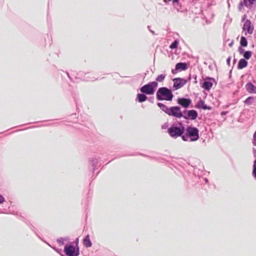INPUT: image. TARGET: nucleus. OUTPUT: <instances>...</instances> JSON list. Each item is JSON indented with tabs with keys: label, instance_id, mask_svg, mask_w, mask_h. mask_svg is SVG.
<instances>
[{
	"label": "nucleus",
	"instance_id": "f257e3e1",
	"mask_svg": "<svg viewBox=\"0 0 256 256\" xmlns=\"http://www.w3.org/2000/svg\"><path fill=\"white\" fill-rule=\"evenodd\" d=\"M184 132L185 127L180 122L173 123L168 129V134L173 138H176L180 136L182 138Z\"/></svg>",
	"mask_w": 256,
	"mask_h": 256
},
{
	"label": "nucleus",
	"instance_id": "f03ea898",
	"mask_svg": "<svg viewBox=\"0 0 256 256\" xmlns=\"http://www.w3.org/2000/svg\"><path fill=\"white\" fill-rule=\"evenodd\" d=\"M185 132L182 136V140L184 142H196L200 138L199 130L196 127L188 126L185 128Z\"/></svg>",
	"mask_w": 256,
	"mask_h": 256
},
{
	"label": "nucleus",
	"instance_id": "7ed1b4c3",
	"mask_svg": "<svg viewBox=\"0 0 256 256\" xmlns=\"http://www.w3.org/2000/svg\"><path fill=\"white\" fill-rule=\"evenodd\" d=\"M174 94L170 89L166 87L160 88L156 92V98L158 100L172 101Z\"/></svg>",
	"mask_w": 256,
	"mask_h": 256
},
{
	"label": "nucleus",
	"instance_id": "20e7f679",
	"mask_svg": "<svg viewBox=\"0 0 256 256\" xmlns=\"http://www.w3.org/2000/svg\"><path fill=\"white\" fill-rule=\"evenodd\" d=\"M158 86V82H151L144 84L140 88V92L142 93L148 95H152L154 94Z\"/></svg>",
	"mask_w": 256,
	"mask_h": 256
},
{
	"label": "nucleus",
	"instance_id": "39448f33",
	"mask_svg": "<svg viewBox=\"0 0 256 256\" xmlns=\"http://www.w3.org/2000/svg\"><path fill=\"white\" fill-rule=\"evenodd\" d=\"M64 252L67 256H78L80 248L78 246H75L72 244H66L64 247Z\"/></svg>",
	"mask_w": 256,
	"mask_h": 256
},
{
	"label": "nucleus",
	"instance_id": "423d86ee",
	"mask_svg": "<svg viewBox=\"0 0 256 256\" xmlns=\"http://www.w3.org/2000/svg\"><path fill=\"white\" fill-rule=\"evenodd\" d=\"M182 113V117L187 120H195L198 116V112L194 110H184Z\"/></svg>",
	"mask_w": 256,
	"mask_h": 256
},
{
	"label": "nucleus",
	"instance_id": "0eeeda50",
	"mask_svg": "<svg viewBox=\"0 0 256 256\" xmlns=\"http://www.w3.org/2000/svg\"><path fill=\"white\" fill-rule=\"evenodd\" d=\"M168 114L176 118H180L182 116V113L180 106L170 107Z\"/></svg>",
	"mask_w": 256,
	"mask_h": 256
},
{
	"label": "nucleus",
	"instance_id": "6e6552de",
	"mask_svg": "<svg viewBox=\"0 0 256 256\" xmlns=\"http://www.w3.org/2000/svg\"><path fill=\"white\" fill-rule=\"evenodd\" d=\"M177 103L186 110L192 104V100L190 98H178L176 100Z\"/></svg>",
	"mask_w": 256,
	"mask_h": 256
},
{
	"label": "nucleus",
	"instance_id": "1a4fd4ad",
	"mask_svg": "<svg viewBox=\"0 0 256 256\" xmlns=\"http://www.w3.org/2000/svg\"><path fill=\"white\" fill-rule=\"evenodd\" d=\"M173 87L175 90L182 88L187 82V80L180 78H176L173 79Z\"/></svg>",
	"mask_w": 256,
	"mask_h": 256
},
{
	"label": "nucleus",
	"instance_id": "9d476101",
	"mask_svg": "<svg viewBox=\"0 0 256 256\" xmlns=\"http://www.w3.org/2000/svg\"><path fill=\"white\" fill-rule=\"evenodd\" d=\"M206 79L208 80L200 83L201 87L207 91H210L213 86V82H215V79L210 77L206 78Z\"/></svg>",
	"mask_w": 256,
	"mask_h": 256
},
{
	"label": "nucleus",
	"instance_id": "9b49d317",
	"mask_svg": "<svg viewBox=\"0 0 256 256\" xmlns=\"http://www.w3.org/2000/svg\"><path fill=\"white\" fill-rule=\"evenodd\" d=\"M188 68V64L186 62H180L177 63L175 66V70H172V73L175 74V71H182L187 70Z\"/></svg>",
	"mask_w": 256,
	"mask_h": 256
},
{
	"label": "nucleus",
	"instance_id": "f8f14e48",
	"mask_svg": "<svg viewBox=\"0 0 256 256\" xmlns=\"http://www.w3.org/2000/svg\"><path fill=\"white\" fill-rule=\"evenodd\" d=\"M242 28L244 30H246L247 32L249 34H252L253 32L254 27L252 26L250 20H248L245 22Z\"/></svg>",
	"mask_w": 256,
	"mask_h": 256
},
{
	"label": "nucleus",
	"instance_id": "ddd939ff",
	"mask_svg": "<svg viewBox=\"0 0 256 256\" xmlns=\"http://www.w3.org/2000/svg\"><path fill=\"white\" fill-rule=\"evenodd\" d=\"M196 106L198 108H202L204 110H211L212 109V108L211 106H208L206 104H204V101L201 99H200V100L198 102Z\"/></svg>",
	"mask_w": 256,
	"mask_h": 256
},
{
	"label": "nucleus",
	"instance_id": "4468645a",
	"mask_svg": "<svg viewBox=\"0 0 256 256\" xmlns=\"http://www.w3.org/2000/svg\"><path fill=\"white\" fill-rule=\"evenodd\" d=\"M246 88L250 93L256 94V86L252 82L247 83L246 85Z\"/></svg>",
	"mask_w": 256,
	"mask_h": 256
},
{
	"label": "nucleus",
	"instance_id": "2eb2a0df",
	"mask_svg": "<svg viewBox=\"0 0 256 256\" xmlns=\"http://www.w3.org/2000/svg\"><path fill=\"white\" fill-rule=\"evenodd\" d=\"M248 64V61L244 59V58H241L239 60L238 64V70H242L246 67L247 66Z\"/></svg>",
	"mask_w": 256,
	"mask_h": 256
},
{
	"label": "nucleus",
	"instance_id": "dca6fc26",
	"mask_svg": "<svg viewBox=\"0 0 256 256\" xmlns=\"http://www.w3.org/2000/svg\"><path fill=\"white\" fill-rule=\"evenodd\" d=\"M144 94H138L136 95V100L139 102H142L148 99V97Z\"/></svg>",
	"mask_w": 256,
	"mask_h": 256
},
{
	"label": "nucleus",
	"instance_id": "f3484780",
	"mask_svg": "<svg viewBox=\"0 0 256 256\" xmlns=\"http://www.w3.org/2000/svg\"><path fill=\"white\" fill-rule=\"evenodd\" d=\"M83 244H84V245L86 248H90V247L92 246V243L90 240V236L88 234L86 235L84 238Z\"/></svg>",
	"mask_w": 256,
	"mask_h": 256
},
{
	"label": "nucleus",
	"instance_id": "a211bd4d",
	"mask_svg": "<svg viewBox=\"0 0 256 256\" xmlns=\"http://www.w3.org/2000/svg\"><path fill=\"white\" fill-rule=\"evenodd\" d=\"M172 4L174 8L177 10L178 12H182V6L180 3V0H172Z\"/></svg>",
	"mask_w": 256,
	"mask_h": 256
},
{
	"label": "nucleus",
	"instance_id": "6ab92c4d",
	"mask_svg": "<svg viewBox=\"0 0 256 256\" xmlns=\"http://www.w3.org/2000/svg\"><path fill=\"white\" fill-rule=\"evenodd\" d=\"M244 6L250 9L256 2V0H244Z\"/></svg>",
	"mask_w": 256,
	"mask_h": 256
},
{
	"label": "nucleus",
	"instance_id": "aec40b11",
	"mask_svg": "<svg viewBox=\"0 0 256 256\" xmlns=\"http://www.w3.org/2000/svg\"><path fill=\"white\" fill-rule=\"evenodd\" d=\"M90 164L92 168V170L93 172H94L96 170H97L96 166L98 164V160L96 158H93L90 160Z\"/></svg>",
	"mask_w": 256,
	"mask_h": 256
},
{
	"label": "nucleus",
	"instance_id": "412c9836",
	"mask_svg": "<svg viewBox=\"0 0 256 256\" xmlns=\"http://www.w3.org/2000/svg\"><path fill=\"white\" fill-rule=\"evenodd\" d=\"M157 106L160 108V109L168 114L169 108L168 107L164 104L161 102H158Z\"/></svg>",
	"mask_w": 256,
	"mask_h": 256
},
{
	"label": "nucleus",
	"instance_id": "4be33fe9",
	"mask_svg": "<svg viewBox=\"0 0 256 256\" xmlns=\"http://www.w3.org/2000/svg\"><path fill=\"white\" fill-rule=\"evenodd\" d=\"M254 154L256 158L254 162L252 175L256 179V150H254Z\"/></svg>",
	"mask_w": 256,
	"mask_h": 256
},
{
	"label": "nucleus",
	"instance_id": "5701e85b",
	"mask_svg": "<svg viewBox=\"0 0 256 256\" xmlns=\"http://www.w3.org/2000/svg\"><path fill=\"white\" fill-rule=\"evenodd\" d=\"M240 44L242 47H246L248 46V40L246 37L242 36L240 38Z\"/></svg>",
	"mask_w": 256,
	"mask_h": 256
},
{
	"label": "nucleus",
	"instance_id": "b1692460",
	"mask_svg": "<svg viewBox=\"0 0 256 256\" xmlns=\"http://www.w3.org/2000/svg\"><path fill=\"white\" fill-rule=\"evenodd\" d=\"M166 76V75L165 74H161L160 75H158L156 78V80L157 82H162L165 78Z\"/></svg>",
	"mask_w": 256,
	"mask_h": 256
},
{
	"label": "nucleus",
	"instance_id": "393cba45",
	"mask_svg": "<svg viewBox=\"0 0 256 256\" xmlns=\"http://www.w3.org/2000/svg\"><path fill=\"white\" fill-rule=\"evenodd\" d=\"M252 55V52L251 51H250V50L246 51L244 54V59H245L246 60H249L251 58Z\"/></svg>",
	"mask_w": 256,
	"mask_h": 256
},
{
	"label": "nucleus",
	"instance_id": "a878e982",
	"mask_svg": "<svg viewBox=\"0 0 256 256\" xmlns=\"http://www.w3.org/2000/svg\"><path fill=\"white\" fill-rule=\"evenodd\" d=\"M178 42L176 40H175L170 44V48L172 49L176 48L178 46Z\"/></svg>",
	"mask_w": 256,
	"mask_h": 256
},
{
	"label": "nucleus",
	"instance_id": "bb28decb",
	"mask_svg": "<svg viewBox=\"0 0 256 256\" xmlns=\"http://www.w3.org/2000/svg\"><path fill=\"white\" fill-rule=\"evenodd\" d=\"M253 100H254V98L252 96H248L244 100V102L245 104H250Z\"/></svg>",
	"mask_w": 256,
	"mask_h": 256
},
{
	"label": "nucleus",
	"instance_id": "cd10ccee",
	"mask_svg": "<svg viewBox=\"0 0 256 256\" xmlns=\"http://www.w3.org/2000/svg\"><path fill=\"white\" fill-rule=\"evenodd\" d=\"M30 229L34 232L38 237L40 238V236H38V234L37 233V232H36V228H35V227L32 225L30 226Z\"/></svg>",
	"mask_w": 256,
	"mask_h": 256
},
{
	"label": "nucleus",
	"instance_id": "c85d7f7f",
	"mask_svg": "<svg viewBox=\"0 0 256 256\" xmlns=\"http://www.w3.org/2000/svg\"><path fill=\"white\" fill-rule=\"evenodd\" d=\"M64 238H60L58 239L56 241H57L58 243L59 244H60L61 245H64Z\"/></svg>",
	"mask_w": 256,
	"mask_h": 256
},
{
	"label": "nucleus",
	"instance_id": "c756f323",
	"mask_svg": "<svg viewBox=\"0 0 256 256\" xmlns=\"http://www.w3.org/2000/svg\"><path fill=\"white\" fill-rule=\"evenodd\" d=\"M238 51L240 54H244V52H246L245 50L242 48L241 46L238 48Z\"/></svg>",
	"mask_w": 256,
	"mask_h": 256
},
{
	"label": "nucleus",
	"instance_id": "7c9ffc66",
	"mask_svg": "<svg viewBox=\"0 0 256 256\" xmlns=\"http://www.w3.org/2000/svg\"><path fill=\"white\" fill-rule=\"evenodd\" d=\"M244 6V1L243 2H240V3H239V4H238V9L240 10H242V8Z\"/></svg>",
	"mask_w": 256,
	"mask_h": 256
},
{
	"label": "nucleus",
	"instance_id": "2f4dec72",
	"mask_svg": "<svg viewBox=\"0 0 256 256\" xmlns=\"http://www.w3.org/2000/svg\"><path fill=\"white\" fill-rule=\"evenodd\" d=\"M147 100H148L150 102L153 104L154 102V96H150V98H148V99Z\"/></svg>",
	"mask_w": 256,
	"mask_h": 256
},
{
	"label": "nucleus",
	"instance_id": "473e14b6",
	"mask_svg": "<svg viewBox=\"0 0 256 256\" xmlns=\"http://www.w3.org/2000/svg\"><path fill=\"white\" fill-rule=\"evenodd\" d=\"M4 202V197L0 194V204H2Z\"/></svg>",
	"mask_w": 256,
	"mask_h": 256
},
{
	"label": "nucleus",
	"instance_id": "72a5a7b5",
	"mask_svg": "<svg viewBox=\"0 0 256 256\" xmlns=\"http://www.w3.org/2000/svg\"><path fill=\"white\" fill-rule=\"evenodd\" d=\"M52 248L57 252L59 253L62 256H64L62 254L60 253V250L55 248V247H52Z\"/></svg>",
	"mask_w": 256,
	"mask_h": 256
},
{
	"label": "nucleus",
	"instance_id": "f704fd0d",
	"mask_svg": "<svg viewBox=\"0 0 256 256\" xmlns=\"http://www.w3.org/2000/svg\"><path fill=\"white\" fill-rule=\"evenodd\" d=\"M71 244L72 245L75 244H76L75 246H78V239L77 238L75 241L72 242Z\"/></svg>",
	"mask_w": 256,
	"mask_h": 256
},
{
	"label": "nucleus",
	"instance_id": "c9c22d12",
	"mask_svg": "<svg viewBox=\"0 0 256 256\" xmlns=\"http://www.w3.org/2000/svg\"><path fill=\"white\" fill-rule=\"evenodd\" d=\"M230 60H231L230 56H228L226 59V63H227L228 65V66L230 65Z\"/></svg>",
	"mask_w": 256,
	"mask_h": 256
},
{
	"label": "nucleus",
	"instance_id": "e433bc0d",
	"mask_svg": "<svg viewBox=\"0 0 256 256\" xmlns=\"http://www.w3.org/2000/svg\"><path fill=\"white\" fill-rule=\"evenodd\" d=\"M192 78H194V83L196 84L198 82V81L196 80L197 76L196 75H194Z\"/></svg>",
	"mask_w": 256,
	"mask_h": 256
},
{
	"label": "nucleus",
	"instance_id": "4c0bfd02",
	"mask_svg": "<svg viewBox=\"0 0 256 256\" xmlns=\"http://www.w3.org/2000/svg\"><path fill=\"white\" fill-rule=\"evenodd\" d=\"M228 113V112H226V111H222L220 113V115L222 116H226Z\"/></svg>",
	"mask_w": 256,
	"mask_h": 256
},
{
	"label": "nucleus",
	"instance_id": "58836bf2",
	"mask_svg": "<svg viewBox=\"0 0 256 256\" xmlns=\"http://www.w3.org/2000/svg\"><path fill=\"white\" fill-rule=\"evenodd\" d=\"M204 182H205V183H206V184H208V179L207 178H204Z\"/></svg>",
	"mask_w": 256,
	"mask_h": 256
},
{
	"label": "nucleus",
	"instance_id": "ea45409f",
	"mask_svg": "<svg viewBox=\"0 0 256 256\" xmlns=\"http://www.w3.org/2000/svg\"><path fill=\"white\" fill-rule=\"evenodd\" d=\"M148 28L149 29L150 31V32H151L153 34H154V31L152 30H150V26H148Z\"/></svg>",
	"mask_w": 256,
	"mask_h": 256
},
{
	"label": "nucleus",
	"instance_id": "a19ab883",
	"mask_svg": "<svg viewBox=\"0 0 256 256\" xmlns=\"http://www.w3.org/2000/svg\"><path fill=\"white\" fill-rule=\"evenodd\" d=\"M232 44H233V42H230V43L228 44V46H232Z\"/></svg>",
	"mask_w": 256,
	"mask_h": 256
},
{
	"label": "nucleus",
	"instance_id": "79ce46f5",
	"mask_svg": "<svg viewBox=\"0 0 256 256\" xmlns=\"http://www.w3.org/2000/svg\"><path fill=\"white\" fill-rule=\"evenodd\" d=\"M166 128V126H165V125H163V126H162V129H165Z\"/></svg>",
	"mask_w": 256,
	"mask_h": 256
},
{
	"label": "nucleus",
	"instance_id": "37998d69",
	"mask_svg": "<svg viewBox=\"0 0 256 256\" xmlns=\"http://www.w3.org/2000/svg\"><path fill=\"white\" fill-rule=\"evenodd\" d=\"M228 106H228V105H226V106H224V108H228Z\"/></svg>",
	"mask_w": 256,
	"mask_h": 256
},
{
	"label": "nucleus",
	"instance_id": "c03bdc74",
	"mask_svg": "<svg viewBox=\"0 0 256 256\" xmlns=\"http://www.w3.org/2000/svg\"><path fill=\"white\" fill-rule=\"evenodd\" d=\"M66 74H67V75H68V77L70 78V75H69L68 72H66Z\"/></svg>",
	"mask_w": 256,
	"mask_h": 256
},
{
	"label": "nucleus",
	"instance_id": "a18cd8bd",
	"mask_svg": "<svg viewBox=\"0 0 256 256\" xmlns=\"http://www.w3.org/2000/svg\"><path fill=\"white\" fill-rule=\"evenodd\" d=\"M231 74H232V70L230 72V77L231 76Z\"/></svg>",
	"mask_w": 256,
	"mask_h": 256
},
{
	"label": "nucleus",
	"instance_id": "49530a36",
	"mask_svg": "<svg viewBox=\"0 0 256 256\" xmlns=\"http://www.w3.org/2000/svg\"><path fill=\"white\" fill-rule=\"evenodd\" d=\"M190 78H191V75H190V76H188V80H190Z\"/></svg>",
	"mask_w": 256,
	"mask_h": 256
},
{
	"label": "nucleus",
	"instance_id": "de8ad7c7",
	"mask_svg": "<svg viewBox=\"0 0 256 256\" xmlns=\"http://www.w3.org/2000/svg\"><path fill=\"white\" fill-rule=\"evenodd\" d=\"M65 240H69V238H65Z\"/></svg>",
	"mask_w": 256,
	"mask_h": 256
},
{
	"label": "nucleus",
	"instance_id": "09e8293b",
	"mask_svg": "<svg viewBox=\"0 0 256 256\" xmlns=\"http://www.w3.org/2000/svg\"><path fill=\"white\" fill-rule=\"evenodd\" d=\"M234 62H236V59H234Z\"/></svg>",
	"mask_w": 256,
	"mask_h": 256
},
{
	"label": "nucleus",
	"instance_id": "8fccbe9b",
	"mask_svg": "<svg viewBox=\"0 0 256 256\" xmlns=\"http://www.w3.org/2000/svg\"><path fill=\"white\" fill-rule=\"evenodd\" d=\"M144 76L145 77V76H146V73H145V74H144Z\"/></svg>",
	"mask_w": 256,
	"mask_h": 256
},
{
	"label": "nucleus",
	"instance_id": "3c124183",
	"mask_svg": "<svg viewBox=\"0 0 256 256\" xmlns=\"http://www.w3.org/2000/svg\"><path fill=\"white\" fill-rule=\"evenodd\" d=\"M98 173H100V172H97L96 176L98 175Z\"/></svg>",
	"mask_w": 256,
	"mask_h": 256
}]
</instances>
